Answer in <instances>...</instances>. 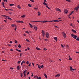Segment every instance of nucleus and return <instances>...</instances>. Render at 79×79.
I'll return each mask as SVG.
<instances>
[{
  "label": "nucleus",
  "mask_w": 79,
  "mask_h": 79,
  "mask_svg": "<svg viewBox=\"0 0 79 79\" xmlns=\"http://www.w3.org/2000/svg\"><path fill=\"white\" fill-rule=\"evenodd\" d=\"M71 35L72 36V37L75 39H76L77 37V35H74V34H71Z\"/></svg>",
  "instance_id": "nucleus-1"
},
{
  "label": "nucleus",
  "mask_w": 79,
  "mask_h": 79,
  "mask_svg": "<svg viewBox=\"0 0 79 79\" xmlns=\"http://www.w3.org/2000/svg\"><path fill=\"white\" fill-rule=\"evenodd\" d=\"M45 35L46 38L47 39H48V38H49V33H48L46 32V33Z\"/></svg>",
  "instance_id": "nucleus-2"
},
{
  "label": "nucleus",
  "mask_w": 79,
  "mask_h": 79,
  "mask_svg": "<svg viewBox=\"0 0 79 79\" xmlns=\"http://www.w3.org/2000/svg\"><path fill=\"white\" fill-rule=\"evenodd\" d=\"M42 34L43 37H44V36H45V32H44L43 30L42 31Z\"/></svg>",
  "instance_id": "nucleus-3"
},
{
  "label": "nucleus",
  "mask_w": 79,
  "mask_h": 79,
  "mask_svg": "<svg viewBox=\"0 0 79 79\" xmlns=\"http://www.w3.org/2000/svg\"><path fill=\"white\" fill-rule=\"evenodd\" d=\"M62 34L63 35V36L64 37V38H66V35L65 34V33H64V31H63L62 32Z\"/></svg>",
  "instance_id": "nucleus-4"
},
{
  "label": "nucleus",
  "mask_w": 79,
  "mask_h": 79,
  "mask_svg": "<svg viewBox=\"0 0 79 79\" xmlns=\"http://www.w3.org/2000/svg\"><path fill=\"white\" fill-rule=\"evenodd\" d=\"M16 22L17 23H24V22H23V21H20L19 20L16 21Z\"/></svg>",
  "instance_id": "nucleus-5"
},
{
  "label": "nucleus",
  "mask_w": 79,
  "mask_h": 79,
  "mask_svg": "<svg viewBox=\"0 0 79 79\" xmlns=\"http://www.w3.org/2000/svg\"><path fill=\"white\" fill-rule=\"evenodd\" d=\"M56 11H60V12H61V10L59 8H57L56 9Z\"/></svg>",
  "instance_id": "nucleus-6"
},
{
  "label": "nucleus",
  "mask_w": 79,
  "mask_h": 79,
  "mask_svg": "<svg viewBox=\"0 0 79 79\" xmlns=\"http://www.w3.org/2000/svg\"><path fill=\"white\" fill-rule=\"evenodd\" d=\"M29 25L30 26V27H31V28H32V27H33V26H32V24H31L30 23H29Z\"/></svg>",
  "instance_id": "nucleus-7"
},
{
  "label": "nucleus",
  "mask_w": 79,
  "mask_h": 79,
  "mask_svg": "<svg viewBox=\"0 0 79 79\" xmlns=\"http://www.w3.org/2000/svg\"><path fill=\"white\" fill-rule=\"evenodd\" d=\"M60 74H58L57 75H56L55 76V77H60Z\"/></svg>",
  "instance_id": "nucleus-8"
},
{
  "label": "nucleus",
  "mask_w": 79,
  "mask_h": 79,
  "mask_svg": "<svg viewBox=\"0 0 79 79\" xmlns=\"http://www.w3.org/2000/svg\"><path fill=\"white\" fill-rule=\"evenodd\" d=\"M64 12L65 13L67 14V13H68V10H67L66 9H65Z\"/></svg>",
  "instance_id": "nucleus-9"
},
{
  "label": "nucleus",
  "mask_w": 79,
  "mask_h": 79,
  "mask_svg": "<svg viewBox=\"0 0 79 79\" xmlns=\"http://www.w3.org/2000/svg\"><path fill=\"white\" fill-rule=\"evenodd\" d=\"M72 31L73 32H74V33H76V31L74 29H72Z\"/></svg>",
  "instance_id": "nucleus-10"
},
{
  "label": "nucleus",
  "mask_w": 79,
  "mask_h": 79,
  "mask_svg": "<svg viewBox=\"0 0 79 79\" xmlns=\"http://www.w3.org/2000/svg\"><path fill=\"white\" fill-rule=\"evenodd\" d=\"M17 7L19 9H21V6L19 5H17Z\"/></svg>",
  "instance_id": "nucleus-11"
},
{
  "label": "nucleus",
  "mask_w": 79,
  "mask_h": 79,
  "mask_svg": "<svg viewBox=\"0 0 79 79\" xmlns=\"http://www.w3.org/2000/svg\"><path fill=\"white\" fill-rule=\"evenodd\" d=\"M34 29L35 31H37V27L35 26L34 27Z\"/></svg>",
  "instance_id": "nucleus-12"
},
{
  "label": "nucleus",
  "mask_w": 79,
  "mask_h": 79,
  "mask_svg": "<svg viewBox=\"0 0 79 79\" xmlns=\"http://www.w3.org/2000/svg\"><path fill=\"white\" fill-rule=\"evenodd\" d=\"M34 78H35V79H38V76H35L34 77Z\"/></svg>",
  "instance_id": "nucleus-13"
},
{
  "label": "nucleus",
  "mask_w": 79,
  "mask_h": 79,
  "mask_svg": "<svg viewBox=\"0 0 79 79\" xmlns=\"http://www.w3.org/2000/svg\"><path fill=\"white\" fill-rule=\"evenodd\" d=\"M2 4L3 6V7H5V3H4V2H3L2 3Z\"/></svg>",
  "instance_id": "nucleus-14"
},
{
  "label": "nucleus",
  "mask_w": 79,
  "mask_h": 79,
  "mask_svg": "<svg viewBox=\"0 0 79 79\" xmlns=\"http://www.w3.org/2000/svg\"><path fill=\"white\" fill-rule=\"evenodd\" d=\"M15 50H16V51H18V52H21V50L18 49H16Z\"/></svg>",
  "instance_id": "nucleus-15"
},
{
  "label": "nucleus",
  "mask_w": 79,
  "mask_h": 79,
  "mask_svg": "<svg viewBox=\"0 0 79 79\" xmlns=\"http://www.w3.org/2000/svg\"><path fill=\"white\" fill-rule=\"evenodd\" d=\"M54 39L56 40V42H57V40H58V39H57V37H55L54 38Z\"/></svg>",
  "instance_id": "nucleus-16"
},
{
  "label": "nucleus",
  "mask_w": 79,
  "mask_h": 79,
  "mask_svg": "<svg viewBox=\"0 0 79 79\" xmlns=\"http://www.w3.org/2000/svg\"><path fill=\"white\" fill-rule=\"evenodd\" d=\"M54 22H56V23H58V22H59V21L57 20H53Z\"/></svg>",
  "instance_id": "nucleus-17"
},
{
  "label": "nucleus",
  "mask_w": 79,
  "mask_h": 79,
  "mask_svg": "<svg viewBox=\"0 0 79 79\" xmlns=\"http://www.w3.org/2000/svg\"><path fill=\"white\" fill-rule=\"evenodd\" d=\"M1 16H3L4 17H8V16H7L5 15H2Z\"/></svg>",
  "instance_id": "nucleus-18"
},
{
  "label": "nucleus",
  "mask_w": 79,
  "mask_h": 79,
  "mask_svg": "<svg viewBox=\"0 0 79 79\" xmlns=\"http://www.w3.org/2000/svg\"><path fill=\"white\" fill-rule=\"evenodd\" d=\"M70 71H73V67H70Z\"/></svg>",
  "instance_id": "nucleus-19"
},
{
  "label": "nucleus",
  "mask_w": 79,
  "mask_h": 79,
  "mask_svg": "<svg viewBox=\"0 0 79 79\" xmlns=\"http://www.w3.org/2000/svg\"><path fill=\"white\" fill-rule=\"evenodd\" d=\"M36 49L37 50H40V49L38 47H36Z\"/></svg>",
  "instance_id": "nucleus-20"
},
{
  "label": "nucleus",
  "mask_w": 79,
  "mask_h": 79,
  "mask_svg": "<svg viewBox=\"0 0 79 79\" xmlns=\"http://www.w3.org/2000/svg\"><path fill=\"white\" fill-rule=\"evenodd\" d=\"M46 8H48V9H49V10H50V8L48 6H46Z\"/></svg>",
  "instance_id": "nucleus-21"
},
{
  "label": "nucleus",
  "mask_w": 79,
  "mask_h": 79,
  "mask_svg": "<svg viewBox=\"0 0 79 79\" xmlns=\"http://www.w3.org/2000/svg\"><path fill=\"white\" fill-rule=\"evenodd\" d=\"M43 4L44 5H46V6H47V4L45 2H43Z\"/></svg>",
  "instance_id": "nucleus-22"
},
{
  "label": "nucleus",
  "mask_w": 79,
  "mask_h": 79,
  "mask_svg": "<svg viewBox=\"0 0 79 79\" xmlns=\"http://www.w3.org/2000/svg\"><path fill=\"white\" fill-rule=\"evenodd\" d=\"M14 5V4H10L9 5L10 6H13Z\"/></svg>",
  "instance_id": "nucleus-23"
},
{
  "label": "nucleus",
  "mask_w": 79,
  "mask_h": 79,
  "mask_svg": "<svg viewBox=\"0 0 79 79\" xmlns=\"http://www.w3.org/2000/svg\"><path fill=\"white\" fill-rule=\"evenodd\" d=\"M28 6H29V7H32V6L30 4H28Z\"/></svg>",
  "instance_id": "nucleus-24"
},
{
  "label": "nucleus",
  "mask_w": 79,
  "mask_h": 79,
  "mask_svg": "<svg viewBox=\"0 0 79 79\" xmlns=\"http://www.w3.org/2000/svg\"><path fill=\"white\" fill-rule=\"evenodd\" d=\"M76 40L77 41H79V37L77 38Z\"/></svg>",
  "instance_id": "nucleus-25"
},
{
  "label": "nucleus",
  "mask_w": 79,
  "mask_h": 79,
  "mask_svg": "<svg viewBox=\"0 0 79 79\" xmlns=\"http://www.w3.org/2000/svg\"><path fill=\"white\" fill-rule=\"evenodd\" d=\"M25 15H22V16H21V17H22V18H24V17H25Z\"/></svg>",
  "instance_id": "nucleus-26"
},
{
  "label": "nucleus",
  "mask_w": 79,
  "mask_h": 79,
  "mask_svg": "<svg viewBox=\"0 0 79 79\" xmlns=\"http://www.w3.org/2000/svg\"><path fill=\"white\" fill-rule=\"evenodd\" d=\"M17 69H18V70H19V66H17Z\"/></svg>",
  "instance_id": "nucleus-27"
},
{
  "label": "nucleus",
  "mask_w": 79,
  "mask_h": 79,
  "mask_svg": "<svg viewBox=\"0 0 79 79\" xmlns=\"http://www.w3.org/2000/svg\"><path fill=\"white\" fill-rule=\"evenodd\" d=\"M38 16H40V12H38Z\"/></svg>",
  "instance_id": "nucleus-28"
},
{
  "label": "nucleus",
  "mask_w": 79,
  "mask_h": 79,
  "mask_svg": "<svg viewBox=\"0 0 79 79\" xmlns=\"http://www.w3.org/2000/svg\"><path fill=\"white\" fill-rule=\"evenodd\" d=\"M27 70H25L24 71L23 73H27Z\"/></svg>",
  "instance_id": "nucleus-29"
},
{
  "label": "nucleus",
  "mask_w": 79,
  "mask_h": 79,
  "mask_svg": "<svg viewBox=\"0 0 79 79\" xmlns=\"http://www.w3.org/2000/svg\"><path fill=\"white\" fill-rule=\"evenodd\" d=\"M44 76L46 78H47V75H46V74H44Z\"/></svg>",
  "instance_id": "nucleus-30"
},
{
  "label": "nucleus",
  "mask_w": 79,
  "mask_h": 79,
  "mask_svg": "<svg viewBox=\"0 0 79 79\" xmlns=\"http://www.w3.org/2000/svg\"><path fill=\"white\" fill-rule=\"evenodd\" d=\"M18 47H19V48H21V45H20V44H19V46H18Z\"/></svg>",
  "instance_id": "nucleus-31"
},
{
  "label": "nucleus",
  "mask_w": 79,
  "mask_h": 79,
  "mask_svg": "<svg viewBox=\"0 0 79 79\" xmlns=\"http://www.w3.org/2000/svg\"><path fill=\"white\" fill-rule=\"evenodd\" d=\"M66 1L68 2H71V0H66Z\"/></svg>",
  "instance_id": "nucleus-32"
},
{
  "label": "nucleus",
  "mask_w": 79,
  "mask_h": 79,
  "mask_svg": "<svg viewBox=\"0 0 79 79\" xmlns=\"http://www.w3.org/2000/svg\"><path fill=\"white\" fill-rule=\"evenodd\" d=\"M14 42L15 44H17L18 43V41L16 40H15V42Z\"/></svg>",
  "instance_id": "nucleus-33"
},
{
  "label": "nucleus",
  "mask_w": 79,
  "mask_h": 79,
  "mask_svg": "<svg viewBox=\"0 0 79 79\" xmlns=\"http://www.w3.org/2000/svg\"><path fill=\"white\" fill-rule=\"evenodd\" d=\"M7 19H9V20H11V19L10 18V17H8L7 18Z\"/></svg>",
  "instance_id": "nucleus-34"
},
{
  "label": "nucleus",
  "mask_w": 79,
  "mask_h": 79,
  "mask_svg": "<svg viewBox=\"0 0 79 79\" xmlns=\"http://www.w3.org/2000/svg\"><path fill=\"white\" fill-rule=\"evenodd\" d=\"M38 68L39 69H40V65H38Z\"/></svg>",
  "instance_id": "nucleus-35"
},
{
  "label": "nucleus",
  "mask_w": 79,
  "mask_h": 79,
  "mask_svg": "<svg viewBox=\"0 0 79 79\" xmlns=\"http://www.w3.org/2000/svg\"><path fill=\"white\" fill-rule=\"evenodd\" d=\"M14 26H15V25H14V24H12L11 25V27H14Z\"/></svg>",
  "instance_id": "nucleus-36"
},
{
  "label": "nucleus",
  "mask_w": 79,
  "mask_h": 79,
  "mask_svg": "<svg viewBox=\"0 0 79 79\" xmlns=\"http://www.w3.org/2000/svg\"><path fill=\"white\" fill-rule=\"evenodd\" d=\"M40 67L41 68H44V65H42Z\"/></svg>",
  "instance_id": "nucleus-37"
},
{
  "label": "nucleus",
  "mask_w": 79,
  "mask_h": 79,
  "mask_svg": "<svg viewBox=\"0 0 79 79\" xmlns=\"http://www.w3.org/2000/svg\"><path fill=\"white\" fill-rule=\"evenodd\" d=\"M69 60H72V58L69 57Z\"/></svg>",
  "instance_id": "nucleus-38"
},
{
  "label": "nucleus",
  "mask_w": 79,
  "mask_h": 79,
  "mask_svg": "<svg viewBox=\"0 0 79 79\" xmlns=\"http://www.w3.org/2000/svg\"><path fill=\"white\" fill-rule=\"evenodd\" d=\"M61 47H62V48H64V46H63V44H61Z\"/></svg>",
  "instance_id": "nucleus-39"
},
{
  "label": "nucleus",
  "mask_w": 79,
  "mask_h": 79,
  "mask_svg": "<svg viewBox=\"0 0 79 79\" xmlns=\"http://www.w3.org/2000/svg\"><path fill=\"white\" fill-rule=\"evenodd\" d=\"M34 9L36 10H38V8H35Z\"/></svg>",
  "instance_id": "nucleus-40"
},
{
  "label": "nucleus",
  "mask_w": 79,
  "mask_h": 79,
  "mask_svg": "<svg viewBox=\"0 0 79 79\" xmlns=\"http://www.w3.org/2000/svg\"><path fill=\"white\" fill-rule=\"evenodd\" d=\"M23 61H23L22 62H21V66H22L23 65Z\"/></svg>",
  "instance_id": "nucleus-41"
},
{
  "label": "nucleus",
  "mask_w": 79,
  "mask_h": 79,
  "mask_svg": "<svg viewBox=\"0 0 79 79\" xmlns=\"http://www.w3.org/2000/svg\"><path fill=\"white\" fill-rule=\"evenodd\" d=\"M23 74H24V77H26V73H23Z\"/></svg>",
  "instance_id": "nucleus-42"
},
{
  "label": "nucleus",
  "mask_w": 79,
  "mask_h": 79,
  "mask_svg": "<svg viewBox=\"0 0 79 79\" xmlns=\"http://www.w3.org/2000/svg\"><path fill=\"white\" fill-rule=\"evenodd\" d=\"M30 1H31L32 2H34V1L33 0H29Z\"/></svg>",
  "instance_id": "nucleus-43"
},
{
  "label": "nucleus",
  "mask_w": 79,
  "mask_h": 79,
  "mask_svg": "<svg viewBox=\"0 0 79 79\" xmlns=\"http://www.w3.org/2000/svg\"><path fill=\"white\" fill-rule=\"evenodd\" d=\"M25 32H26V33H27L28 34H29V32H28L27 31H25Z\"/></svg>",
  "instance_id": "nucleus-44"
},
{
  "label": "nucleus",
  "mask_w": 79,
  "mask_h": 79,
  "mask_svg": "<svg viewBox=\"0 0 79 79\" xmlns=\"http://www.w3.org/2000/svg\"><path fill=\"white\" fill-rule=\"evenodd\" d=\"M38 22H39V21H35V23H38Z\"/></svg>",
  "instance_id": "nucleus-45"
},
{
  "label": "nucleus",
  "mask_w": 79,
  "mask_h": 79,
  "mask_svg": "<svg viewBox=\"0 0 79 79\" xmlns=\"http://www.w3.org/2000/svg\"><path fill=\"white\" fill-rule=\"evenodd\" d=\"M8 10H9L8 9H6V8L5 9V10H6V11H8Z\"/></svg>",
  "instance_id": "nucleus-46"
},
{
  "label": "nucleus",
  "mask_w": 79,
  "mask_h": 79,
  "mask_svg": "<svg viewBox=\"0 0 79 79\" xmlns=\"http://www.w3.org/2000/svg\"><path fill=\"white\" fill-rule=\"evenodd\" d=\"M44 51H46V50H47V49L46 48H44Z\"/></svg>",
  "instance_id": "nucleus-47"
},
{
  "label": "nucleus",
  "mask_w": 79,
  "mask_h": 79,
  "mask_svg": "<svg viewBox=\"0 0 79 79\" xmlns=\"http://www.w3.org/2000/svg\"><path fill=\"white\" fill-rule=\"evenodd\" d=\"M44 23H47V21H43Z\"/></svg>",
  "instance_id": "nucleus-48"
},
{
  "label": "nucleus",
  "mask_w": 79,
  "mask_h": 79,
  "mask_svg": "<svg viewBox=\"0 0 79 79\" xmlns=\"http://www.w3.org/2000/svg\"><path fill=\"white\" fill-rule=\"evenodd\" d=\"M74 13V11H72L71 13L70 14L71 15H72V14H73V13Z\"/></svg>",
  "instance_id": "nucleus-49"
},
{
  "label": "nucleus",
  "mask_w": 79,
  "mask_h": 79,
  "mask_svg": "<svg viewBox=\"0 0 79 79\" xmlns=\"http://www.w3.org/2000/svg\"><path fill=\"white\" fill-rule=\"evenodd\" d=\"M2 61H6V60H2Z\"/></svg>",
  "instance_id": "nucleus-50"
},
{
  "label": "nucleus",
  "mask_w": 79,
  "mask_h": 79,
  "mask_svg": "<svg viewBox=\"0 0 79 79\" xmlns=\"http://www.w3.org/2000/svg\"><path fill=\"white\" fill-rule=\"evenodd\" d=\"M37 79H41V77H38V78Z\"/></svg>",
  "instance_id": "nucleus-51"
},
{
  "label": "nucleus",
  "mask_w": 79,
  "mask_h": 79,
  "mask_svg": "<svg viewBox=\"0 0 79 79\" xmlns=\"http://www.w3.org/2000/svg\"><path fill=\"white\" fill-rule=\"evenodd\" d=\"M26 63H27V64H29V61H27L26 62Z\"/></svg>",
  "instance_id": "nucleus-52"
},
{
  "label": "nucleus",
  "mask_w": 79,
  "mask_h": 79,
  "mask_svg": "<svg viewBox=\"0 0 79 79\" xmlns=\"http://www.w3.org/2000/svg\"><path fill=\"white\" fill-rule=\"evenodd\" d=\"M74 70L76 71V69H72V71H74Z\"/></svg>",
  "instance_id": "nucleus-53"
},
{
  "label": "nucleus",
  "mask_w": 79,
  "mask_h": 79,
  "mask_svg": "<svg viewBox=\"0 0 79 79\" xmlns=\"http://www.w3.org/2000/svg\"><path fill=\"white\" fill-rule=\"evenodd\" d=\"M31 63H30L28 65V66L30 67L31 66Z\"/></svg>",
  "instance_id": "nucleus-54"
},
{
  "label": "nucleus",
  "mask_w": 79,
  "mask_h": 79,
  "mask_svg": "<svg viewBox=\"0 0 79 79\" xmlns=\"http://www.w3.org/2000/svg\"><path fill=\"white\" fill-rule=\"evenodd\" d=\"M44 40H45V41H47L48 40V39H46Z\"/></svg>",
  "instance_id": "nucleus-55"
},
{
  "label": "nucleus",
  "mask_w": 79,
  "mask_h": 79,
  "mask_svg": "<svg viewBox=\"0 0 79 79\" xmlns=\"http://www.w3.org/2000/svg\"><path fill=\"white\" fill-rule=\"evenodd\" d=\"M26 40L27 42H29V40L28 39H26Z\"/></svg>",
  "instance_id": "nucleus-56"
},
{
  "label": "nucleus",
  "mask_w": 79,
  "mask_h": 79,
  "mask_svg": "<svg viewBox=\"0 0 79 79\" xmlns=\"http://www.w3.org/2000/svg\"><path fill=\"white\" fill-rule=\"evenodd\" d=\"M20 62H21V60H20V61L17 62V63H18L19 64L20 63Z\"/></svg>",
  "instance_id": "nucleus-57"
},
{
  "label": "nucleus",
  "mask_w": 79,
  "mask_h": 79,
  "mask_svg": "<svg viewBox=\"0 0 79 79\" xmlns=\"http://www.w3.org/2000/svg\"><path fill=\"white\" fill-rule=\"evenodd\" d=\"M16 29H17V28L16 27L15 28V31H16Z\"/></svg>",
  "instance_id": "nucleus-58"
},
{
  "label": "nucleus",
  "mask_w": 79,
  "mask_h": 79,
  "mask_svg": "<svg viewBox=\"0 0 79 79\" xmlns=\"http://www.w3.org/2000/svg\"><path fill=\"white\" fill-rule=\"evenodd\" d=\"M32 64L33 66H34V62L32 63Z\"/></svg>",
  "instance_id": "nucleus-59"
},
{
  "label": "nucleus",
  "mask_w": 79,
  "mask_h": 79,
  "mask_svg": "<svg viewBox=\"0 0 79 79\" xmlns=\"http://www.w3.org/2000/svg\"><path fill=\"white\" fill-rule=\"evenodd\" d=\"M27 49L28 50H29V49H30V48H29L28 47L27 48Z\"/></svg>",
  "instance_id": "nucleus-60"
},
{
  "label": "nucleus",
  "mask_w": 79,
  "mask_h": 79,
  "mask_svg": "<svg viewBox=\"0 0 79 79\" xmlns=\"http://www.w3.org/2000/svg\"><path fill=\"white\" fill-rule=\"evenodd\" d=\"M10 69H13V68L10 67Z\"/></svg>",
  "instance_id": "nucleus-61"
},
{
  "label": "nucleus",
  "mask_w": 79,
  "mask_h": 79,
  "mask_svg": "<svg viewBox=\"0 0 79 79\" xmlns=\"http://www.w3.org/2000/svg\"><path fill=\"white\" fill-rule=\"evenodd\" d=\"M70 26H73V24H72V23H70Z\"/></svg>",
  "instance_id": "nucleus-62"
},
{
  "label": "nucleus",
  "mask_w": 79,
  "mask_h": 79,
  "mask_svg": "<svg viewBox=\"0 0 79 79\" xmlns=\"http://www.w3.org/2000/svg\"><path fill=\"white\" fill-rule=\"evenodd\" d=\"M52 60H50V62L51 63H52Z\"/></svg>",
  "instance_id": "nucleus-63"
},
{
  "label": "nucleus",
  "mask_w": 79,
  "mask_h": 79,
  "mask_svg": "<svg viewBox=\"0 0 79 79\" xmlns=\"http://www.w3.org/2000/svg\"><path fill=\"white\" fill-rule=\"evenodd\" d=\"M76 52L77 53L79 54V52Z\"/></svg>",
  "instance_id": "nucleus-64"
}]
</instances>
